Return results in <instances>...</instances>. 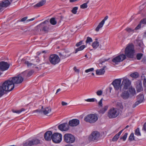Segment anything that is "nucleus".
<instances>
[{
    "label": "nucleus",
    "instance_id": "de8ad7c7",
    "mask_svg": "<svg viewBox=\"0 0 146 146\" xmlns=\"http://www.w3.org/2000/svg\"><path fill=\"white\" fill-rule=\"evenodd\" d=\"M94 70V68H90L88 69H87L85 70V72L86 73H87L89 72L93 71Z\"/></svg>",
    "mask_w": 146,
    "mask_h": 146
},
{
    "label": "nucleus",
    "instance_id": "8fccbe9b",
    "mask_svg": "<svg viewBox=\"0 0 146 146\" xmlns=\"http://www.w3.org/2000/svg\"><path fill=\"white\" fill-rule=\"evenodd\" d=\"M83 40H81L79 42L77 43L76 45V46L78 47L81 45L82 44Z\"/></svg>",
    "mask_w": 146,
    "mask_h": 146
},
{
    "label": "nucleus",
    "instance_id": "2eb2a0df",
    "mask_svg": "<svg viewBox=\"0 0 146 146\" xmlns=\"http://www.w3.org/2000/svg\"><path fill=\"white\" fill-rule=\"evenodd\" d=\"M10 66V65L7 62L1 61L0 62V70L4 71L7 70Z\"/></svg>",
    "mask_w": 146,
    "mask_h": 146
},
{
    "label": "nucleus",
    "instance_id": "9b49d317",
    "mask_svg": "<svg viewBox=\"0 0 146 146\" xmlns=\"http://www.w3.org/2000/svg\"><path fill=\"white\" fill-rule=\"evenodd\" d=\"M52 141L56 143H60L62 139V135L58 133H54L52 135Z\"/></svg>",
    "mask_w": 146,
    "mask_h": 146
},
{
    "label": "nucleus",
    "instance_id": "0e129e2a",
    "mask_svg": "<svg viewBox=\"0 0 146 146\" xmlns=\"http://www.w3.org/2000/svg\"><path fill=\"white\" fill-rule=\"evenodd\" d=\"M61 104H62V106H65V105H66L67 104V103H66L65 102H62Z\"/></svg>",
    "mask_w": 146,
    "mask_h": 146
},
{
    "label": "nucleus",
    "instance_id": "37998d69",
    "mask_svg": "<svg viewBox=\"0 0 146 146\" xmlns=\"http://www.w3.org/2000/svg\"><path fill=\"white\" fill-rule=\"evenodd\" d=\"M92 42V40L91 38L89 36L87 37L86 40V44H87L90 42Z\"/></svg>",
    "mask_w": 146,
    "mask_h": 146
},
{
    "label": "nucleus",
    "instance_id": "ddd939ff",
    "mask_svg": "<svg viewBox=\"0 0 146 146\" xmlns=\"http://www.w3.org/2000/svg\"><path fill=\"white\" fill-rule=\"evenodd\" d=\"M100 135L99 132L97 131H94L90 135L89 137V140L90 141H97L99 139Z\"/></svg>",
    "mask_w": 146,
    "mask_h": 146
},
{
    "label": "nucleus",
    "instance_id": "3c124183",
    "mask_svg": "<svg viewBox=\"0 0 146 146\" xmlns=\"http://www.w3.org/2000/svg\"><path fill=\"white\" fill-rule=\"evenodd\" d=\"M127 31L130 33V32H134V30L130 28H127L125 29Z\"/></svg>",
    "mask_w": 146,
    "mask_h": 146
},
{
    "label": "nucleus",
    "instance_id": "c03bdc74",
    "mask_svg": "<svg viewBox=\"0 0 146 146\" xmlns=\"http://www.w3.org/2000/svg\"><path fill=\"white\" fill-rule=\"evenodd\" d=\"M86 101L88 102H93L95 101H96V102H97V100H96L94 98H92L87 99L86 100Z\"/></svg>",
    "mask_w": 146,
    "mask_h": 146
},
{
    "label": "nucleus",
    "instance_id": "4d7b16f0",
    "mask_svg": "<svg viewBox=\"0 0 146 146\" xmlns=\"http://www.w3.org/2000/svg\"><path fill=\"white\" fill-rule=\"evenodd\" d=\"M103 99L102 98L100 100V101L98 102V105L99 106H100L101 107H102L103 106L102 101Z\"/></svg>",
    "mask_w": 146,
    "mask_h": 146
},
{
    "label": "nucleus",
    "instance_id": "39448f33",
    "mask_svg": "<svg viewBox=\"0 0 146 146\" xmlns=\"http://www.w3.org/2000/svg\"><path fill=\"white\" fill-rule=\"evenodd\" d=\"M119 110L114 108L110 109L108 112V116L109 118H113L117 116L119 114Z\"/></svg>",
    "mask_w": 146,
    "mask_h": 146
},
{
    "label": "nucleus",
    "instance_id": "0eeeda50",
    "mask_svg": "<svg viewBox=\"0 0 146 146\" xmlns=\"http://www.w3.org/2000/svg\"><path fill=\"white\" fill-rule=\"evenodd\" d=\"M121 83V88L124 90L128 89L131 87V81L126 78H123Z\"/></svg>",
    "mask_w": 146,
    "mask_h": 146
},
{
    "label": "nucleus",
    "instance_id": "4468645a",
    "mask_svg": "<svg viewBox=\"0 0 146 146\" xmlns=\"http://www.w3.org/2000/svg\"><path fill=\"white\" fill-rule=\"evenodd\" d=\"M144 99V96L143 94H140L137 96V101L132 106L133 108L137 106L139 104L143 101Z\"/></svg>",
    "mask_w": 146,
    "mask_h": 146
},
{
    "label": "nucleus",
    "instance_id": "052dcab7",
    "mask_svg": "<svg viewBox=\"0 0 146 146\" xmlns=\"http://www.w3.org/2000/svg\"><path fill=\"white\" fill-rule=\"evenodd\" d=\"M74 70L76 72L78 73H79V70L78 69H77L76 67H74Z\"/></svg>",
    "mask_w": 146,
    "mask_h": 146
},
{
    "label": "nucleus",
    "instance_id": "aec40b11",
    "mask_svg": "<svg viewBox=\"0 0 146 146\" xmlns=\"http://www.w3.org/2000/svg\"><path fill=\"white\" fill-rule=\"evenodd\" d=\"M11 3L9 0H4L0 4V6L1 7V10L2 9L3 7H7Z\"/></svg>",
    "mask_w": 146,
    "mask_h": 146
},
{
    "label": "nucleus",
    "instance_id": "6e6552de",
    "mask_svg": "<svg viewBox=\"0 0 146 146\" xmlns=\"http://www.w3.org/2000/svg\"><path fill=\"white\" fill-rule=\"evenodd\" d=\"M49 60L50 62L54 65L58 64L60 60L58 56L56 54L51 55L49 58Z\"/></svg>",
    "mask_w": 146,
    "mask_h": 146
},
{
    "label": "nucleus",
    "instance_id": "680f3d73",
    "mask_svg": "<svg viewBox=\"0 0 146 146\" xmlns=\"http://www.w3.org/2000/svg\"><path fill=\"white\" fill-rule=\"evenodd\" d=\"M108 60V59H104L103 60H101L100 62V63L102 64V63L104 62L105 61H107Z\"/></svg>",
    "mask_w": 146,
    "mask_h": 146
},
{
    "label": "nucleus",
    "instance_id": "473e14b6",
    "mask_svg": "<svg viewBox=\"0 0 146 146\" xmlns=\"http://www.w3.org/2000/svg\"><path fill=\"white\" fill-rule=\"evenodd\" d=\"M33 142L31 141H29L26 142L23 144V146H31L33 145Z\"/></svg>",
    "mask_w": 146,
    "mask_h": 146
},
{
    "label": "nucleus",
    "instance_id": "69168bd1",
    "mask_svg": "<svg viewBox=\"0 0 146 146\" xmlns=\"http://www.w3.org/2000/svg\"><path fill=\"white\" fill-rule=\"evenodd\" d=\"M10 2L11 3H15L17 1H18V0H9Z\"/></svg>",
    "mask_w": 146,
    "mask_h": 146
},
{
    "label": "nucleus",
    "instance_id": "72a5a7b5",
    "mask_svg": "<svg viewBox=\"0 0 146 146\" xmlns=\"http://www.w3.org/2000/svg\"><path fill=\"white\" fill-rule=\"evenodd\" d=\"M99 45V43L97 41L94 42L92 44V46L93 48H96L98 47Z\"/></svg>",
    "mask_w": 146,
    "mask_h": 146
},
{
    "label": "nucleus",
    "instance_id": "b1692460",
    "mask_svg": "<svg viewBox=\"0 0 146 146\" xmlns=\"http://www.w3.org/2000/svg\"><path fill=\"white\" fill-rule=\"evenodd\" d=\"M41 109L42 110V112L45 115H47L51 111V109L50 107H47L44 108L42 106Z\"/></svg>",
    "mask_w": 146,
    "mask_h": 146
},
{
    "label": "nucleus",
    "instance_id": "c756f323",
    "mask_svg": "<svg viewBox=\"0 0 146 146\" xmlns=\"http://www.w3.org/2000/svg\"><path fill=\"white\" fill-rule=\"evenodd\" d=\"M130 76L133 78H137L139 77V74L137 72H134L130 74Z\"/></svg>",
    "mask_w": 146,
    "mask_h": 146
},
{
    "label": "nucleus",
    "instance_id": "412c9836",
    "mask_svg": "<svg viewBox=\"0 0 146 146\" xmlns=\"http://www.w3.org/2000/svg\"><path fill=\"white\" fill-rule=\"evenodd\" d=\"M108 18V16L105 17L104 19L99 23L98 25L95 29V31H99V29L103 27L105 23V21Z\"/></svg>",
    "mask_w": 146,
    "mask_h": 146
},
{
    "label": "nucleus",
    "instance_id": "13d9d810",
    "mask_svg": "<svg viewBox=\"0 0 146 146\" xmlns=\"http://www.w3.org/2000/svg\"><path fill=\"white\" fill-rule=\"evenodd\" d=\"M142 130H144L146 132V122L144 124Z\"/></svg>",
    "mask_w": 146,
    "mask_h": 146
},
{
    "label": "nucleus",
    "instance_id": "58836bf2",
    "mask_svg": "<svg viewBox=\"0 0 146 146\" xmlns=\"http://www.w3.org/2000/svg\"><path fill=\"white\" fill-rule=\"evenodd\" d=\"M127 133H125L122 137L120 138V139H122L123 141H125L127 137Z\"/></svg>",
    "mask_w": 146,
    "mask_h": 146
},
{
    "label": "nucleus",
    "instance_id": "393cba45",
    "mask_svg": "<svg viewBox=\"0 0 146 146\" xmlns=\"http://www.w3.org/2000/svg\"><path fill=\"white\" fill-rule=\"evenodd\" d=\"M106 66H104L100 70H97L96 71V74L97 75H101L104 74L105 72V68Z\"/></svg>",
    "mask_w": 146,
    "mask_h": 146
},
{
    "label": "nucleus",
    "instance_id": "e2e57ef3",
    "mask_svg": "<svg viewBox=\"0 0 146 146\" xmlns=\"http://www.w3.org/2000/svg\"><path fill=\"white\" fill-rule=\"evenodd\" d=\"M35 19V18H32L30 19H28V20H27V22H29L31 21H32L34 20Z\"/></svg>",
    "mask_w": 146,
    "mask_h": 146
},
{
    "label": "nucleus",
    "instance_id": "c85d7f7f",
    "mask_svg": "<svg viewBox=\"0 0 146 146\" xmlns=\"http://www.w3.org/2000/svg\"><path fill=\"white\" fill-rule=\"evenodd\" d=\"M85 47L86 46L85 45H84L81 46L75 50V53H76L78 51L83 50Z\"/></svg>",
    "mask_w": 146,
    "mask_h": 146
},
{
    "label": "nucleus",
    "instance_id": "6ab92c4d",
    "mask_svg": "<svg viewBox=\"0 0 146 146\" xmlns=\"http://www.w3.org/2000/svg\"><path fill=\"white\" fill-rule=\"evenodd\" d=\"M135 86L137 92H139L143 90V88L142 86V83L141 81L138 80L136 82Z\"/></svg>",
    "mask_w": 146,
    "mask_h": 146
},
{
    "label": "nucleus",
    "instance_id": "6e6d98bb",
    "mask_svg": "<svg viewBox=\"0 0 146 146\" xmlns=\"http://www.w3.org/2000/svg\"><path fill=\"white\" fill-rule=\"evenodd\" d=\"M34 112H38L40 113H42V110L38 109L34 111Z\"/></svg>",
    "mask_w": 146,
    "mask_h": 146
},
{
    "label": "nucleus",
    "instance_id": "20e7f679",
    "mask_svg": "<svg viewBox=\"0 0 146 146\" xmlns=\"http://www.w3.org/2000/svg\"><path fill=\"white\" fill-rule=\"evenodd\" d=\"M98 119V116L96 114H90L86 116L84 118V120L90 123L95 122Z\"/></svg>",
    "mask_w": 146,
    "mask_h": 146
},
{
    "label": "nucleus",
    "instance_id": "774afa93",
    "mask_svg": "<svg viewBox=\"0 0 146 146\" xmlns=\"http://www.w3.org/2000/svg\"><path fill=\"white\" fill-rule=\"evenodd\" d=\"M61 90V89L60 88H59L56 91V94L59 91H60Z\"/></svg>",
    "mask_w": 146,
    "mask_h": 146
},
{
    "label": "nucleus",
    "instance_id": "2f4dec72",
    "mask_svg": "<svg viewBox=\"0 0 146 146\" xmlns=\"http://www.w3.org/2000/svg\"><path fill=\"white\" fill-rule=\"evenodd\" d=\"M25 110V109L23 108H22L21 109L19 110H15L14 109L12 110V111L14 113H21V112L23 111H24Z\"/></svg>",
    "mask_w": 146,
    "mask_h": 146
},
{
    "label": "nucleus",
    "instance_id": "7ed1b4c3",
    "mask_svg": "<svg viewBox=\"0 0 146 146\" xmlns=\"http://www.w3.org/2000/svg\"><path fill=\"white\" fill-rule=\"evenodd\" d=\"M1 86L5 92L11 91L15 87V85L11 80L5 81L3 83Z\"/></svg>",
    "mask_w": 146,
    "mask_h": 146
},
{
    "label": "nucleus",
    "instance_id": "e433bc0d",
    "mask_svg": "<svg viewBox=\"0 0 146 146\" xmlns=\"http://www.w3.org/2000/svg\"><path fill=\"white\" fill-rule=\"evenodd\" d=\"M135 135H136L137 136L141 135V134L139 131V128H137V129L135 130Z\"/></svg>",
    "mask_w": 146,
    "mask_h": 146
},
{
    "label": "nucleus",
    "instance_id": "864d4df0",
    "mask_svg": "<svg viewBox=\"0 0 146 146\" xmlns=\"http://www.w3.org/2000/svg\"><path fill=\"white\" fill-rule=\"evenodd\" d=\"M141 26V23L140 22L137 25V26L135 27V29L136 30H138L140 28Z\"/></svg>",
    "mask_w": 146,
    "mask_h": 146
},
{
    "label": "nucleus",
    "instance_id": "9d476101",
    "mask_svg": "<svg viewBox=\"0 0 146 146\" xmlns=\"http://www.w3.org/2000/svg\"><path fill=\"white\" fill-rule=\"evenodd\" d=\"M121 79H117L115 80L112 82L111 84L113 86L115 89L118 90L119 89L120 91L121 90Z\"/></svg>",
    "mask_w": 146,
    "mask_h": 146
},
{
    "label": "nucleus",
    "instance_id": "4be33fe9",
    "mask_svg": "<svg viewBox=\"0 0 146 146\" xmlns=\"http://www.w3.org/2000/svg\"><path fill=\"white\" fill-rule=\"evenodd\" d=\"M33 73L34 71L31 70L29 72L27 71H25L23 72L22 73L24 76V78H27L31 76Z\"/></svg>",
    "mask_w": 146,
    "mask_h": 146
},
{
    "label": "nucleus",
    "instance_id": "cd10ccee",
    "mask_svg": "<svg viewBox=\"0 0 146 146\" xmlns=\"http://www.w3.org/2000/svg\"><path fill=\"white\" fill-rule=\"evenodd\" d=\"M46 2L45 0H42L40 2L38 3L35 5V7H40L42 6Z\"/></svg>",
    "mask_w": 146,
    "mask_h": 146
},
{
    "label": "nucleus",
    "instance_id": "bb28decb",
    "mask_svg": "<svg viewBox=\"0 0 146 146\" xmlns=\"http://www.w3.org/2000/svg\"><path fill=\"white\" fill-rule=\"evenodd\" d=\"M129 89V92L130 93V94L132 96H134L136 94L135 90L134 88H130Z\"/></svg>",
    "mask_w": 146,
    "mask_h": 146
},
{
    "label": "nucleus",
    "instance_id": "f3484780",
    "mask_svg": "<svg viewBox=\"0 0 146 146\" xmlns=\"http://www.w3.org/2000/svg\"><path fill=\"white\" fill-rule=\"evenodd\" d=\"M79 120L77 119H73L69 121L68 122V125L74 127L78 125L79 123Z\"/></svg>",
    "mask_w": 146,
    "mask_h": 146
},
{
    "label": "nucleus",
    "instance_id": "c9c22d12",
    "mask_svg": "<svg viewBox=\"0 0 146 146\" xmlns=\"http://www.w3.org/2000/svg\"><path fill=\"white\" fill-rule=\"evenodd\" d=\"M4 90L1 86H0V98L2 97L4 94Z\"/></svg>",
    "mask_w": 146,
    "mask_h": 146
},
{
    "label": "nucleus",
    "instance_id": "f704fd0d",
    "mask_svg": "<svg viewBox=\"0 0 146 146\" xmlns=\"http://www.w3.org/2000/svg\"><path fill=\"white\" fill-rule=\"evenodd\" d=\"M50 23L52 25H55L56 24V21L54 18H52L50 19Z\"/></svg>",
    "mask_w": 146,
    "mask_h": 146
},
{
    "label": "nucleus",
    "instance_id": "a878e982",
    "mask_svg": "<svg viewBox=\"0 0 146 146\" xmlns=\"http://www.w3.org/2000/svg\"><path fill=\"white\" fill-rule=\"evenodd\" d=\"M108 106H105L104 108L100 109V113L102 114H104L108 109Z\"/></svg>",
    "mask_w": 146,
    "mask_h": 146
},
{
    "label": "nucleus",
    "instance_id": "f8f14e48",
    "mask_svg": "<svg viewBox=\"0 0 146 146\" xmlns=\"http://www.w3.org/2000/svg\"><path fill=\"white\" fill-rule=\"evenodd\" d=\"M126 58L125 55L123 54H120L113 58L112 61L116 64H117L118 62L123 61Z\"/></svg>",
    "mask_w": 146,
    "mask_h": 146
},
{
    "label": "nucleus",
    "instance_id": "4c0bfd02",
    "mask_svg": "<svg viewBox=\"0 0 146 146\" xmlns=\"http://www.w3.org/2000/svg\"><path fill=\"white\" fill-rule=\"evenodd\" d=\"M129 140L130 141L135 140L134 134L133 133H132L130 134L129 138Z\"/></svg>",
    "mask_w": 146,
    "mask_h": 146
},
{
    "label": "nucleus",
    "instance_id": "423d86ee",
    "mask_svg": "<svg viewBox=\"0 0 146 146\" xmlns=\"http://www.w3.org/2000/svg\"><path fill=\"white\" fill-rule=\"evenodd\" d=\"M75 138L70 133H66L63 136L64 141L66 143L70 144L75 141Z\"/></svg>",
    "mask_w": 146,
    "mask_h": 146
},
{
    "label": "nucleus",
    "instance_id": "5fc2aeb1",
    "mask_svg": "<svg viewBox=\"0 0 146 146\" xmlns=\"http://www.w3.org/2000/svg\"><path fill=\"white\" fill-rule=\"evenodd\" d=\"M28 18L27 17H25L23 18H22L20 21H21V22H24Z\"/></svg>",
    "mask_w": 146,
    "mask_h": 146
},
{
    "label": "nucleus",
    "instance_id": "338daca9",
    "mask_svg": "<svg viewBox=\"0 0 146 146\" xmlns=\"http://www.w3.org/2000/svg\"><path fill=\"white\" fill-rule=\"evenodd\" d=\"M124 130V129H122L117 134L119 136V135H121V133L123 130Z\"/></svg>",
    "mask_w": 146,
    "mask_h": 146
},
{
    "label": "nucleus",
    "instance_id": "a19ab883",
    "mask_svg": "<svg viewBox=\"0 0 146 146\" xmlns=\"http://www.w3.org/2000/svg\"><path fill=\"white\" fill-rule=\"evenodd\" d=\"M119 137V136L117 134H116L113 138L112 140L113 141H117Z\"/></svg>",
    "mask_w": 146,
    "mask_h": 146
},
{
    "label": "nucleus",
    "instance_id": "a211bd4d",
    "mask_svg": "<svg viewBox=\"0 0 146 146\" xmlns=\"http://www.w3.org/2000/svg\"><path fill=\"white\" fill-rule=\"evenodd\" d=\"M52 132L50 131H46L44 135V137L45 140L47 141H50L52 139Z\"/></svg>",
    "mask_w": 146,
    "mask_h": 146
},
{
    "label": "nucleus",
    "instance_id": "a18cd8bd",
    "mask_svg": "<svg viewBox=\"0 0 146 146\" xmlns=\"http://www.w3.org/2000/svg\"><path fill=\"white\" fill-rule=\"evenodd\" d=\"M78 9V7H74L72 10V12L74 14H76Z\"/></svg>",
    "mask_w": 146,
    "mask_h": 146
},
{
    "label": "nucleus",
    "instance_id": "603ef678",
    "mask_svg": "<svg viewBox=\"0 0 146 146\" xmlns=\"http://www.w3.org/2000/svg\"><path fill=\"white\" fill-rule=\"evenodd\" d=\"M141 23L146 24V19H142L140 21Z\"/></svg>",
    "mask_w": 146,
    "mask_h": 146
},
{
    "label": "nucleus",
    "instance_id": "f03ea898",
    "mask_svg": "<svg viewBox=\"0 0 146 146\" xmlns=\"http://www.w3.org/2000/svg\"><path fill=\"white\" fill-rule=\"evenodd\" d=\"M135 50L134 46L132 44H129L126 48L125 50V56L129 58H133V57Z\"/></svg>",
    "mask_w": 146,
    "mask_h": 146
},
{
    "label": "nucleus",
    "instance_id": "1a4fd4ad",
    "mask_svg": "<svg viewBox=\"0 0 146 146\" xmlns=\"http://www.w3.org/2000/svg\"><path fill=\"white\" fill-rule=\"evenodd\" d=\"M24 78L22 73L16 76L13 77L11 80L13 84L21 83L23 81Z\"/></svg>",
    "mask_w": 146,
    "mask_h": 146
},
{
    "label": "nucleus",
    "instance_id": "dca6fc26",
    "mask_svg": "<svg viewBox=\"0 0 146 146\" xmlns=\"http://www.w3.org/2000/svg\"><path fill=\"white\" fill-rule=\"evenodd\" d=\"M58 128L62 131H67L69 128L68 125L67 123H64L59 125L58 126Z\"/></svg>",
    "mask_w": 146,
    "mask_h": 146
},
{
    "label": "nucleus",
    "instance_id": "f257e3e1",
    "mask_svg": "<svg viewBox=\"0 0 146 146\" xmlns=\"http://www.w3.org/2000/svg\"><path fill=\"white\" fill-rule=\"evenodd\" d=\"M48 21L46 20L37 26L35 28V30L38 32L42 31L47 33L49 29V25L47 23Z\"/></svg>",
    "mask_w": 146,
    "mask_h": 146
},
{
    "label": "nucleus",
    "instance_id": "ea45409f",
    "mask_svg": "<svg viewBox=\"0 0 146 146\" xmlns=\"http://www.w3.org/2000/svg\"><path fill=\"white\" fill-rule=\"evenodd\" d=\"M143 54L141 53H137L136 55V58L137 60H140L143 56Z\"/></svg>",
    "mask_w": 146,
    "mask_h": 146
},
{
    "label": "nucleus",
    "instance_id": "7c9ffc66",
    "mask_svg": "<svg viewBox=\"0 0 146 146\" xmlns=\"http://www.w3.org/2000/svg\"><path fill=\"white\" fill-rule=\"evenodd\" d=\"M33 143V145H36L40 143V141L37 139H34L31 140Z\"/></svg>",
    "mask_w": 146,
    "mask_h": 146
},
{
    "label": "nucleus",
    "instance_id": "49530a36",
    "mask_svg": "<svg viewBox=\"0 0 146 146\" xmlns=\"http://www.w3.org/2000/svg\"><path fill=\"white\" fill-rule=\"evenodd\" d=\"M24 64L27 65L28 66H31L33 64L31 62H30L27 61H25L24 62Z\"/></svg>",
    "mask_w": 146,
    "mask_h": 146
},
{
    "label": "nucleus",
    "instance_id": "79ce46f5",
    "mask_svg": "<svg viewBox=\"0 0 146 146\" xmlns=\"http://www.w3.org/2000/svg\"><path fill=\"white\" fill-rule=\"evenodd\" d=\"M88 1L86 3H84L83 4H82V5H81L80 6V8L82 9H85L87 8V4L88 3Z\"/></svg>",
    "mask_w": 146,
    "mask_h": 146
},
{
    "label": "nucleus",
    "instance_id": "bf43d9fd",
    "mask_svg": "<svg viewBox=\"0 0 146 146\" xmlns=\"http://www.w3.org/2000/svg\"><path fill=\"white\" fill-rule=\"evenodd\" d=\"M143 85L144 87H146V77L144 78L143 81Z\"/></svg>",
    "mask_w": 146,
    "mask_h": 146
},
{
    "label": "nucleus",
    "instance_id": "5701e85b",
    "mask_svg": "<svg viewBox=\"0 0 146 146\" xmlns=\"http://www.w3.org/2000/svg\"><path fill=\"white\" fill-rule=\"evenodd\" d=\"M129 96V92L128 91H124L123 92L121 95V97L124 100L127 99Z\"/></svg>",
    "mask_w": 146,
    "mask_h": 146
},
{
    "label": "nucleus",
    "instance_id": "09e8293b",
    "mask_svg": "<svg viewBox=\"0 0 146 146\" xmlns=\"http://www.w3.org/2000/svg\"><path fill=\"white\" fill-rule=\"evenodd\" d=\"M102 93V91L101 90H98L96 92L97 95L98 96H101Z\"/></svg>",
    "mask_w": 146,
    "mask_h": 146
}]
</instances>
